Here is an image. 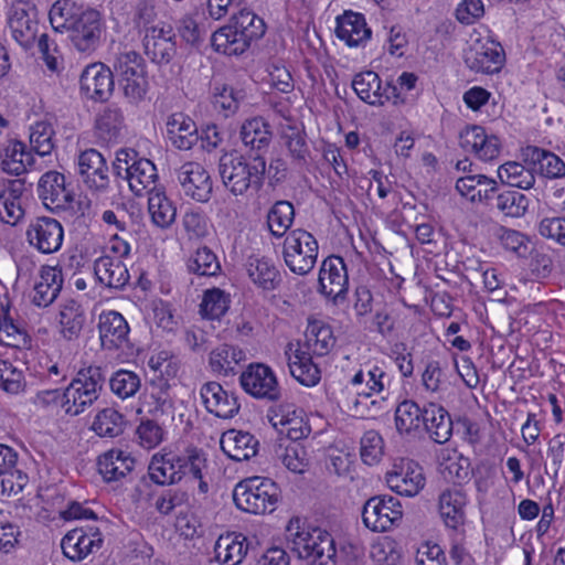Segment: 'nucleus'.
Listing matches in <instances>:
<instances>
[{
  "label": "nucleus",
  "mask_w": 565,
  "mask_h": 565,
  "mask_svg": "<svg viewBox=\"0 0 565 565\" xmlns=\"http://www.w3.org/2000/svg\"><path fill=\"white\" fill-rule=\"evenodd\" d=\"M498 177L502 183L520 190L531 189L535 183L532 170L518 162H507L500 166Z\"/></svg>",
  "instance_id": "obj_53"
},
{
  "label": "nucleus",
  "mask_w": 565,
  "mask_h": 565,
  "mask_svg": "<svg viewBox=\"0 0 565 565\" xmlns=\"http://www.w3.org/2000/svg\"><path fill=\"white\" fill-rule=\"evenodd\" d=\"M29 341L26 332L15 324L6 311L0 318V342L8 347L21 348L26 347Z\"/></svg>",
  "instance_id": "obj_63"
},
{
  "label": "nucleus",
  "mask_w": 565,
  "mask_h": 565,
  "mask_svg": "<svg viewBox=\"0 0 565 565\" xmlns=\"http://www.w3.org/2000/svg\"><path fill=\"white\" fill-rule=\"evenodd\" d=\"M152 392L150 393L149 414L154 419H161L164 424L166 420L173 419L174 404L169 395L170 385L168 381L160 379L158 384L152 382Z\"/></svg>",
  "instance_id": "obj_46"
},
{
  "label": "nucleus",
  "mask_w": 565,
  "mask_h": 565,
  "mask_svg": "<svg viewBox=\"0 0 565 565\" xmlns=\"http://www.w3.org/2000/svg\"><path fill=\"white\" fill-rule=\"evenodd\" d=\"M388 488L397 494L414 497L425 486L423 468L411 459H401L395 462L385 476Z\"/></svg>",
  "instance_id": "obj_12"
},
{
  "label": "nucleus",
  "mask_w": 565,
  "mask_h": 565,
  "mask_svg": "<svg viewBox=\"0 0 565 565\" xmlns=\"http://www.w3.org/2000/svg\"><path fill=\"white\" fill-rule=\"evenodd\" d=\"M246 270L252 281L264 290L276 289L280 281L279 270L265 257H248Z\"/></svg>",
  "instance_id": "obj_39"
},
{
  "label": "nucleus",
  "mask_w": 565,
  "mask_h": 565,
  "mask_svg": "<svg viewBox=\"0 0 565 565\" xmlns=\"http://www.w3.org/2000/svg\"><path fill=\"white\" fill-rule=\"evenodd\" d=\"M440 468L445 479L458 484L468 481L471 473L470 459L457 450H452L443 458Z\"/></svg>",
  "instance_id": "obj_54"
},
{
  "label": "nucleus",
  "mask_w": 565,
  "mask_h": 565,
  "mask_svg": "<svg viewBox=\"0 0 565 565\" xmlns=\"http://www.w3.org/2000/svg\"><path fill=\"white\" fill-rule=\"evenodd\" d=\"M243 94L227 85H215L212 94V104L215 110L228 117L236 113Z\"/></svg>",
  "instance_id": "obj_58"
},
{
  "label": "nucleus",
  "mask_w": 565,
  "mask_h": 565,
  "mask_svg": "<svg viewBox=\"0 0 565 565\" xmlns=\"http://www.w3.org/2000/svg\"><path fill=\"white\" fill-rule=\"evenodd\" d=\"M302 409H296L292 405H280L271 420L275 427L280 426V433L287 437L286 441H299L307 438L311 427L302 417Z\"/></svg>",
  "instance_id": "obj_26"
},
{
  "label": "nucleus",
  "mask_w": 565,
  "mask_h": 565,
  "mask_svg": "<svg viewBox=\"0 0 565 565\" xmlns=\"http://www.w3.org/2000/svg\"><path fill=\"white\" fill-rule=\"evenodd\" d=\"M79 88L87 99L105 103L114 93V73L100 62L92 63L81 74Z\"/></svg>",
  "instance_id": "obj_11"
},
{
  "label": "nucleus",
  "mask_w": 565,
  "mask_h": 565,
  "mask_svg": "<svg viewBox=\"0 0 565 565\" xmlns=\"http://www.w3.org/2000/svg\"><path fill=\"white\" fill-rule=\"evenodd\" d=\"M494 199L493 210L508 217H521L529 210L530 199L520 190L501 189Z\"/></svg>",
  "instance_id": "obj_47"
},
{
  "label": "nucleus",
  "mask_w": 565,
  "mask_h": 565,
  "mask_svg": "<svg viewBox=\"0 0 565 565\" xmlns=\"http://www.w3.org/2000/svg\"><path fill=\"white\" fill-rule=\"evenodd\" d=\"M125 127V117L120 107L115 104L104 107L95 118V134L106 143L117 142Z\"/></svg>",
  "instance_id": "obj_33"
},
{
  "label": "nucleus",
  "mask_w": 565,
  "mask_h": 565,
  "mask_svg": "<svg viewBox=\"0 0 565 565\" xmlns=\"http://www.w3.org/2000/svg\"><path fill=\"white\" fill-rule=\"evenodd\" d=\"M275 452L284 466L292 472L301 473L309 465V454L298 441L280 443Z\"/></svg>",
  "instance_id": "obj_52"
},
{
  "label": "nucleus",
  "mask_w": 565,
  "mask_h": 565,
  "mask_svg": "<svg viewBox=\"0 0 565 565\" xmlns=\"http://www.w3.org/2000/svg\"><path fill=\"white\" fill-rule=\"evenodd\" d=\"M12 39L24 50L33 46L39 28L38 11L31 3L14 2L8 12Z\"/></svg>",
  "instance_id": "obj_10"
},
{
  "label": "nucleus",
  "mask_w": 565,
  "mask_h": 565,
  "mask_svg": "<svg viewBox=\"0 0 565 565\" xmlns=\"http://www.w3.org/2000/svg\"><path fill=\"white\" fill-rule=\"evenodd\" d=\"M281 499V490L269 478L252 477L238 482L233 490L235 505L247 513H273Z\"/></svg>",
  "instance_id": "obj_4"
},
{
  "label": "nucleus",
  "mask_w": 565,
  "mask_h": 565,
  "mask_svg": "<svg viewBox=\"0 0 565 565\" xmlns=\"http://www.w3.org/2000/svg\"><path fill=\"white\" fill-rule=\"evenodd\" d=\"M248 550L243 534L228 533L221 535L214 545L215 559L222 565H238Z\"/></svg>",
  "instance_id": "obj_34"
},
{
  "label": "nucleus",
  "mask_w": 565,
  "mask_h": 565,
  "mask_svg": "<svg viewBox=\"0 0 565 565\" xmlns=\"http://www.w3.org/2000/svg\"><path fill=\"white\" fill-rule=\"evenodd\" d=\"M537 232L543 238L565 247V213L543 217L537 224Z\"/></svg>",
  "instance_id": "obj_64"
},
{
  "label": "nucleus",
  "mask_w": 565,
  "mask_h": 565,
  "mask_svg": "<svg viewBox=\"0 0 565 565\" xmlns=\"http://www.w3.org/2000/svg\"><path fill=\"white\" fill-rule=\"evenodd\" d=\"M105 381L100 366L89 365L81 369L64 390L65 412L73 416L85 412L99 397Z\"/></svg>",
  "instance_id": "obj_5"
},
{
  "label": "nucleus",
  "mask_w": 565,
  "mask_h": 565,
  "mask_svg": "<svg viewBox=\"0 0 565 565\" xmlns=\"http://www.w3.org/2000/svg\"><path fill=\"white\" fill-rule=\"evenodd\" d=\"M466 63L472 71L493 74L500 71L503 55L501 50L495 46L482 45L480 49L470 50L466 55Z\"/></svg>",
  "instance_id": "obj_45"
},
{
  "label": "nucleus",
  "mask_w": 565,
  "mask_h": 565,
  "mask_svg": "<svg viewBox=\"0 0 565 565\" xmlns=\"http://www.w3.org/2000/svg\"><path fill=\"white\" fill-rule=\"evenodd\" d=\"M294 218V205L288 201H278L267 214V225L275 237L281 238L287 235Z\"/></svg>",
  "instance_id": "obj_51"
},
{
  "label": "nucleus",
  "mask_w": 565,
  "mask_h": 565,
  "mask_svg": "<svg viewBox=\"0 0 565 565\" xmlns=\"http://www.w3.org/2000/svg\"><path fill=\"white\" fill-rule=\"evenodd\" d=\"M351 384L356 387L360 397H372L375 394L384 393L388 388L391 377L383 367L372 365L358 371L351 379Z\"/></svg>",
  "instance_id": "obj_32"
},
{
  "label": "nucleus",
  "mask_w": 565,
  "mask_h": 565,
  "mask_svg": "<svg viewBox=\"0 0 565 565\" xmlns=\"http://www.w3.org/2000/svg\"><path fill=\"white\" fill-rule=\"evenodd\" d=\"M352 88L356 95L372 106H382V81L373 71L361 72L352 81Z\"/></svg>",
  "instance_id": "obj_48"
},
{
  "label": "nucleus",
  "mask_w": 565,
  "mask_h": 565,
  "mask_svg": "<svg viewBox=\"0 0 565 565\" xmlns=\"http://www.w3.org/2000/svg\"><path fill=\"white\" fill-rule=\"evenodd\" d=\"M177 455L166 454L163 456L154 455L149 465V477L157 484H174L180 482L178 466L175 465Z\"/></svg>",
  "instance_id": "obj_49"
},
{
  "label": "nucleus",
  "mask_w": 565,
  "mask_h": 565,
  "mask_svg": "<svg viewBox=\"0 0 565 565\" xmlns=\"http://www.w3.org/2000/svg\"><path fill=\"white\" fill-rule=\"evenodd\" d=\"M422 430L437 444L448 441L452 435V420L447 409L435 403L425 405Z\"/></svg>",
  "instance_id": "obj_29"
},
{
  "label": "nucleus",
  "mask_w": 565,
  "mask_h": 565,
  "mask_svg": "<svg viewBox=\"0 0 565 565\" xmlns=\"http://www.w3.org/2000/svg\"><path fill=\"white\" fill-rule=\"evenodd\" d=\"M38 194L51 211H66L72 209L74 202V193L67 188L64 174L53 170L40 178Z\"/></svg>",
  "instance_id": "obj_15"
},
{
  "label": "nucleus",
  "mask_w": 565,
  "mask_h": 565,
  "mask_svg": "<svg viewBox=\"0 0 565 565\" xmlns=\"http://www.w3.org/2000/svg\"><path fill=\"white\" fill-rule=\"evenodd\" d=\"M223 452L234 461L248 460L257 454L258 440L248 431L230 429L221 437Z\"/></svg>",
  "instance_id": "obj_28"
},
{
  "label": "nucleus",
  "mask_w": 565,
  "mask_h": 565,
  "mask_svg": "<svg viewBox=\"0 0 565 565\" xmlns=\"http://www.w3.org/2000/svg\"><path fill=\"white\" fill-rule=\"evenodd\" d=\"M104 539L96 526L77 527L68 531L61 542L63 554L73 562H81L97 552Z\"/></svg>",
  "instance_id": "obj_14"
},
{
  "label": "nucleus",
  "mask_w": 565,
  "mask_h": 565,
  "mask_svg": "<svg viewBox=\"0 0 565 565\" xmlns=\"http://www.w3.org/2000/svg\"><path fill=\"white\" fill-rule=\"evenodd\" d=\"M305 337L307 348L319 356L327 355L337 342L331 326L322 320L309 321Z\"/></svg>",
  "instance_id": "obj_42"
},
{
  "label": "nucleus",
  "mask_w": 565,
  "mask_h": 565,
  "mask_svg": "<svg viewBox=\"0 0 565 565\" xmlns=\"http://www.w3.org/2000/svg\"><path fill=\"white\" fill-rule=\"evenodd\" d=\"M239 382L244 391L257 398L277 401L280 398V388L274 372L264 364H250L241 374Z\"/></svg>",
  "instance_id": "obj_16"
},
{
  "label": "nucleus",
  "mask_w": 565,
  "mask_h": 565,
  "mask_svg": "<svg viewBox=\"0 0 565 565\" xmlns=\"http://www.w3.org/2000/svg\"><path fill=\"white\" fill-rule=\"evenodd\" d=\"M99 338L104 349H120L128 343L129 326L117 311L103 312L98 322Z\"/></svg>",
  "instance_id": "obj_23"
},
{
  "label": "nucleus",
  "mask_w": 565,
  "mask_h": 565,
  "mask_svg": "<svg viewBox=\"0 0 565 565\" xmlns=\"http://www.w3.org/2000/svg\"><path fill=\"white\" fill-rule=\"evenodd\" d=\"M53 135L54 130L51 124L46 121L35 122L30 128V143L32 149L42 157L50 154L53 149Z\"/></svg>",
  "instance_id": "obj_62"
},
{
  "label": "nucleus",
  "mask_w": 565,
  "mask_h": 565,
  "mask_svg": "<svg viewBox=\"0 0 565 565\" xmlns=\"http://www.w3.org/2000/svg\"><path fill=\"white\" fill-rule=\"evenodd\" d=\"M188 269L199 276H215L220 273L221 265L214 252L203 246L189 258Z\"/></svg>",
  "instance_id": "obj_57"
},
{
  "label": "nucleus",
  "mask_w": 565,
  "mask_h": 565,
  "mask_svg": "<svg viewBox=\"0 0 565 565\" xmlns=\"http://www.w3.org/2000/svg\"><path fill=\"white\" fill-rule=\"evenodd\" d=\"M466 495L458 489H447L439 497V512L445 524L457 529L465 521Z\"/></svg>",
  "instance_id": "obj_38"
},
{
  "label": "nucleus",
  "mask_w": 565,
  "mask_h": 565,
  "mask_svg": "<svg viewBox=\"0 0 565 565\" xmlns=\"http://www.w3.org/2000/svg\"><path fill=\"white\" fill-rule=\"evenodd\" d=\"M319 244L316 237L303 228L287 233L282 243V258L287 268L295 275L306 276L316 266Z\"/></svg>",
  "instance_id": "obj_7"
},
{
  "label": "nucleus",
  "mask_w": 565,
  "mask_h": 565,
  "mask_svg": "<svg viewBox=\"0 0 565 565\" xmlns=\"http://www.w3.org/2000/svg\"><path fill=\"white\" fill-rule=\"evenodd\" d=\"M94 271L100 284L114 289L124 288L130 278L126 265L120 259L109 256L98 258Z\"/></svg>",
  "instance_id": "obj_35"
},
{
  "label": "nucleus",
  "mask_w": 565,
  "mask_h": 565,
  "mask_svg": "<svg viewBox=\"0 0 565 565\" xmlns=\"http://www.w3.org/2000/svg\"><path fill=\"white\" fill-rule=\"evenodd\" d=\"M113 70L128 102L131 104L141 102L148 90L143 57L136 51L120 52L115 56Z\"/></svg>",
  "instance_id": "obj_6"
},
{
  "label": "nucleus",
  "mask_w": 565,
  "mask_h": 565,
  "mask_svg": "<svg viewBox=\"0 0 565 565\" xmlns=\"http://www.w3.org/2000/svg\"><path fill=\"white\" fill-rule=\"evenodd\" d=\"M148 212L158 228H168L175 221L177 209L163 190L151 191L148 198Z\"/></svg>",
  "instance_id": "obj_43"
},
{
  "label": "nucleus",
  "mask_w": 565,
  "mask_h": 565,
  "mask_svg": "<svg viewBox=\"0 0 565 565\" xmlns=\"http://www.w3.org/2000/svg\"><path fill=\"white\" fill-rule=\"evenodd\" d=\"M288 547L308 565H338L333 536L320 527H307L299 518L289 520L286 526Z\"/></svg>",
  "instance_id": "obj_1"
},
{
  "label": "nucleus",
  "mask_w": 565,
  "mask_h": 565,
  "mask_svg": "<svg viewBox=\"0 0 565 565\" xmlns=\"http://www.w3.org/2000/svg\"><path fill=\"white\" fill-rule=\"evenodd\" d=\"M230 306V296L220 288L207 289L200 305V313L206 319H220Z\"/></svg>",
  "instance_id": "obj_56"
},
{
  "label": "nucleus",
  "mask_w": 565,
  "mask_h": 565,
  "mask_svg": "<svg viewBox=\"0 0 565 565\" xmlns=\"http://www.w3.org/2000/svg\"><path fill=\"white\" fill-rule=\"evenodd\" d=\"M523 154L526 161L537 167L542 175L550 179L565 177V162L555 153L535 146H527Z\"/></svg>",
  "instance_id": "obj_37"
},
{
  "label": "nucleus",
  "mask_w": 565,
  "mask_h": 565,
  "mask_svg": "<svg viewBox=\"0 0 565 565\" xmlns=\"http://www.w3.org/2000/svg\"><path fill=\"white\" fill-rule=\"evenodd\" d=\"M66 36L77 52L92 55L106 36L103 14L94 8H86Z\"/></svg>",
  "instance_id": "obj_8"
},
{
  "label": "nucleus",
  "mask_w": 565,
  "mask_h": 565,
  "mask_svg": "<svg viewBox=\"0 0 565 565\" xmlns=\"http://www.w3.org/2000/svg\"><path fill=\"white\" fill-rule=\"evenodd\" d=\"M320 292L328 298L337 300L345 296L349 286L347 266L342 257L329 256L319 271Z\"/></svg>",
  "instance_id": "obj_18"
},
{
  "label": "nucleus",
  "mask_w": 565,
  "mask_h": 565,
  "mask_svg": "<svg viewBox=\"0 0 565 565\" xmlns=\"http://www.w3.org/2000/svg\"><path fill=\"white\" fill-rule=\"evenodd\" d=\"M86 317L81 303L71 299L65 301L60 309V332L65 340L72 341L79 337L85 324Z\"/></svg>",
  "instance_id": "obj_40"
},
{
  "label": "nucleus",
  "mask_w": 565,
  "mask_h": 565,
  "mask_svg": "<svg viewBox=\"0 0 565 565\" xmlns=\"http://www.w3.org/2000/svg\"><path fill=\"white\" fill-rule=\"evenodd\" d=\"M167 132L172 145L180 150H190L200 140L196 124L183 113L169 116Z\"/></svg>",
  "instance_id": "obj_30"
},
{
  "label": "nucleus",
  "mask_w": 565,
  "mask_h": 565,
  "mask_svg": "<svg viewBox=\"0 0 565 565\" xmlns=\"http://www.w3.org/2000/svg\"><path fill=\"white\" fill-rule=\"evenodd\" d=\"M242 359V350L228 344H223L211 352L210 364L214 371L227 374L233 371L234 366L238 364Z\"/></svg>",
  "instance_id": "obj_61"
},
{
  "label": "nucleus",
  "mask_w": 565,
  "mask_h": 565,
  "mask_svg": "<svg viewBox=\"0 0 565 565\" xmlns=\"http://www.w3.org/2000/svg\"><path fill=\"white\" fill-rule=\"evenodd\" d=\"M135 458L120 449H110L97 459L98 472L106 482L125 479L135 468Z\"/></svg>",
  "instance_id": "obj_25"
},
{
  "label": "nucleus",
  "mask_w": 565,
  "mask_h": 565,
  "mask_svg": "<svg viewBox=\"0 0 565 565\" xmlns=\"http://www.w3.org/2000/svg\"><path fill=\"white\" fill-rule=\"evenodd\" d=\"M175 465L180 475V481L184 478L199 480V491L206 493L209 484L204 480L203 471L207 468L206 455L203 449L188 447L181 455H177Z\"/></svg>",
  "instance_id": "obj_27"
},
{
  "label": "nucleus",
  "mask_w": 565,
  "mask_h": 565,
  "mask_svg": "<svg viewBox=\"0 0 565 565\" xmlns=\"http://www.w3.org/2000/svg\"><path fill=\"white\" fill-rule=\"evenodd\" d=\"M131 171L128 178V184L130 190L136 195H141L143 191H157L156 182L158 180V173L156 166L146 158H138L131 162Z\"/></svg>",
  "instance_id": "obj_41"
},
{
  "label": "nucleus",
  "mask_w": 565,
  "mask_h": 565,
  "mask_svg": "<svg viewBox=\"0 0 565 565\" xmlns=\"http://www.w3.org/2000/svg\"><path fill=\"white\" fill-rule=\"evenodd\" d=\"M265 33L263 19L254 12L243 9L234 14L231 23L212 34L211 42L215 51L226 55H239L250 45V42Z\"/></svg>",
  "instance_id": "obj_3"
},
{
  "label": "nucleus",
  "mask_w": 565,
  "mask_h": 565,
  "mask_svg": "<svg viewBox=\"0 0 565 565\" xmlns=\"http://www.w3.org/2000/svg\"><path fill=\"white\" fill-rule=\"evenodd\" d=\"M424 408L412 399H404L395 409V427L402 436H416L422 431Z\"/></svg>",
  "instance_id": "obj_36"
},
{
  "label": "nucleus",
  "mask_w": 565,
  "mask_h": 565,
  "mask_svg": "<svg viewBox=\"0 0 565 565\" xmlns=\"http://www.w3.org/2000/svg\"><path fill=\"white\" fill-rule=\"evenodd\" d=\"M371 29L367 28L365 18L361 13L347 11L337 18L335 34L349 46L363 44L371 38Z\"/></svg>",
  "instance_id": "obj_31"
},
{
  "label": "nucleus",
  "mask_w": 565,
  "mask_h": 565,
  "mask_svg": "<svg viewBox=\"0 0 565 565\" xmlns=\"http://www.w3.org/2000/svg\"><path fill=\"white\" fill-rule=\"evenodd\" d=\"M266 167L265 157L243 156L236 151L226 152L218 160L222 182L234 195H243L249 189L259 191L264 184Z\"/></svg>",
  "instance_id": "obj_2"
},
{
  "label": "nucleus",
  "mask_w": 565,
  "mask_h": 565,
  "mask_svg": "<svg viewBox=\"0 0 565 565\" xmlns=\"http://www.w3.org/2000/svg\"><path fill=\"white\" fill-rule=\"evenodd\" d=\"M175 34L169 26H151L147 29L142 43L146 55L156 64L162 65L171 62L175 55Z\"/></svg>",
  "instance_id": "obj_20"
},
{
  "label": "nucleus",
  "mask_w": 565,
  "mask_h": 565,
  "mask_svg": "<svg viewBox=\"0 0 565 565\" xmlns=\"http://www.w3.org/2000/svg\"><path fill=\"white\" fill-rule=\"evenodd\" d=\"M111 392L125 399L134 396L140 388L141 381L137 373L128 370H119L109 380Z\"/></svg>",
  "instance_id": "obj_60"
},
{
  "label": "nucleus",
  "mask_w": 565,
  "mask_h": 565,
  "mask_svg": "<svg viewBox=\"0 0 565 565\" xmlns=\"http://www.w3.org/2000/svg\"><path fill=\"white\" fill-rule=\"evenodd\" d=\"M78 175L92 191L105 193L110 184L109 168L105 157L96 149L82 151L77 158Z\"/></svg>",
  "instance_id": "obj_13"
},
{
  "label": "nucleus",
  "mask_w": 565,
  "mask_h": 565,
  "mask_svg": "<svg viewBox=\"0 0 565 565\" xmlns=\"http://www.w3.org/2000/svg\"><path fill=\"white\" fill-rule=\"evenodd\" d=\"M403 518L401 502L392 495L370 498L363 507L362 520L373 532H386L397 526Z\"/></svg>",
  "instance_id": "obj_9"
},
{
  "label": "nucleus",
  "mask_w": 565,
  "mask_h": 565,
  "mask_svg": "<svg viewBox=\"0 0 565 565\" xmlns=\"http://www.w3.org/2000/svg\"><path fill=\"white\" fill-rule=\"evenodd\" d=\"M243 145L249 149L247 154L265 157L271 140L270 125L262 117L246 119L239 131Z\"/></svg>",
  "instance_id": "obj_24"
},
{
  "label": "nucleus",
  "mask_w": 565,
  "mask_h": 565,
  "mask_svg": "<svg viewBox=\"0 0 565 565\" xmlns=\"http://www.w3.org/2000/svg\"><path fill=\"white\" fill-rule=\"evenodd\" d=\"M63 227L52 217L42 216L32 221L26 236L31 246L43 254H52L60 249L63 242Z\"/></svg>",
  "instance_id": "obj_17"
},
{
  "label": "nucleus",
  "mask_w": 565,
  "mask_h": 565,
  "mask_svg": "<svg viewBox=\"0 0 565 565\" xmlns=\"http://www.w3.org/2000/svg\"><path fill=\"white\" fill-rule=\"evenodd\" d=\"M177 179L186 196L198 202H207L212 195L209 172L196 162H185L177 171Z\"/></svg>",
  "instance_id": "obj_19"
},
{
  "label": "nucleus",
  "mask_w": 565,
  "mask_h": 565,
  "mask_svg": "<svg viewBox=\"0 0 565 565\" xmlns=\"http://www.w3.org/2000/svg\"><path fill=\"white\" fill-rule=\"evenodd\" d=\"M292 377L305 386H315L319 383L321 374L319 367L312 362L308 352L295 351V362L289 363Z\"/></svg>",
  "instance_id": "obj_50"
},
{
  "label": "nucleus",
  "mask_w": 565,
  "mask_h": 565,
  "mask_svg": "<svg viewBox=\"0 0 565 565\" xmlns=\"http://www.w3.org/2000/svg\"><path fill=\"white\" fill-rule=\"evenodd\" d=\"M459 145L467 152H473L480 160H494L500 153L498 137L486 134L481 126L467 127L459 135Z\"/></svg>",
  "instance_id": "obj_21"
},
{
  "label": "nucleus",
  "mask_w": 565,
  "mask_h": 565,
  "mask_svg": "<svg viewBox=\"0 0 565 565\" xmlns=\"http://www.w3.org/2000/svg\"><path fill=\"white\" fill-rule=\"evenodd\" d=\"M85 9L72 0L55 1L49 12L52 28L67 34Z\"/></svg>",
  "instance_id": "obj_44"
},
{
  "label": "nucleus",
  "mask_w": 565,
  "mask_h": 565,
  "mask_svg": "<svg viewBox=\"0 0 565 565\" xmlns=\"http://www.w3.org/2000/svg\"><path fill=\"white\" fill-rule=\"evenodd\" d=\"M124 416L114 408H104L95 417L92 429L100 437L114 438L124 433Z\"/></svg>",
  "instance_id": "obj_55"
},
{
  "label": "nucleus",
  "mask_w": 565,
  "mask_h": 565,
  "mask_svg": "<svg viewBox=\"0 0 565 565\" xmlns=\"http://www.w3.org/2000/svg\"><path fill=\"white\" fill-rule=\"evenodd\" d=\"M26 387L23 371L7 360H0V390L7 394L18 395Z\"/></svg>",
  "instance_id": "obj_59"
},
{
  "label": "nucleus",
  "mask_w": 565,
  "mask_h": 565,
  "mask_svg": "<svg viewBox=\"0 0 565 565\" xmlns=\"http://www.w3.org/2000/svg\"><path fill=\"white\" fill-rule=\"evenodd\" d=\"M206 411L220 418H232L239 411L237 397L217 382H206L200 391Z\"/></svg>",
  "instance_id": "obj_22"
}]
</instances>
